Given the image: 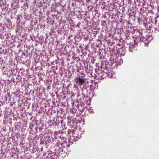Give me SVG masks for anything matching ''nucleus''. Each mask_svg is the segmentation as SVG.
<instances>
[{
    "mask_svg": "<svg viewBox=\"0 0 159 159\" xmlns=\"http://www.w3.org/2000/svg\"><path fill=\"white\" fill-rule=\"evenodd\" d=\"M113 52L114 54H118L121 55H124L125 53V49L124 48L122 47L117 49L116 46L114 47Z\"/></svg>",
    "mask_w": 159,
    "mask_h": 159,
    "instance_id": "f257e3e1",
    "label": "nucleus"
},
{
    "mask_svg": "<svg viewBox=\"0 0 159 159\" xmlns=\"http://www.w3.org/2000/svg\"><path fill=\"white\" fill-rule=\"evenodd\" d=\"M137 40H130L129 42H127V43L129 45V50L130 51H132L133 49L137 46Z\"/></svg>",
    "mask_w": 159,
    "mask_h": 159,
    "instance_id": "f03ea898",
    "label": "nucleus"
},
{
    "mask_svg": "<svg viewBox=\"0 0 159 159\" xmlns=\"http://www.w3.org/2000/svg\"><path fill=\"white\" fill-rule=\"evenodd\" d=\"M76 83L80 86L83 84L85 82L86 80L82 77L78 76L75 79Z\"/></svg>",
    "mask_w": 159,
    "mask_h": 159,
    "instance_id": "7ed1b4c3",
    "label": "nucleus"
},
{
    "mask_svg": "<svg viewBox=\"0 0 159 159\" xmlns=\"http://www.w3.org/2000/svg\"><path fill=\"white\" fill-rule=\"evenodd\" d=\"M141 44L144 45L145 46L148 47L149 43L150 42V40H140Z\"/></svg>",
    "mask_w": 159,
    "mask_h": 159,
    "instance_id": "20e7f679",
    "label": "nucleus"
},
{
    "mask_svg": "<svg viewBox=\"0 0 159 159\" xmlns=\"http://www.w3.org/2000/svg\"><path fill=\"white\" fill-rule=\"evenodd\" d=\"M116 58L117 59L116 60V63H118V64H120L123 63L122 59L120 57H119L116 56Z\"/></svg>",
    "mask_w": 159,
    "mask_h": 159,
    "instance_id": "39448f33",
    "label": "nucleus"
},
{
    "mask_svg": "<svg viewBox=\"0 0 159 159\" xmlns=\"http://www.w3.org/2000/svg\"><path fill=\"white\" fill-rule=\"evenodd\" d=\"M117 59L116 58V56L115 57H111L110 58V61L111 62V64H114L115 63H116V61H117L116 60Z\"/></svg>",
    "mask_w": 159,
    "mask_h": 159,
    "instance_id": "423d86ee",
    "label": "nucleus"
},
{
    "mask_svg": "<svg viewBox=\"0 0 159 159\" xmlns=\"http://www.w3.org/2000/svg\"><path fill=\"white\" fill-rule=\"evenodd\" d=\"M89 111L90 112H92L93 111V110L92 109H89Z\"/></svg>",
    "mask_w": 159,
    "mask_h": 159,
    "instance_id": "0eeeda50",
    "label": "nucleus"
}]
</instances>
